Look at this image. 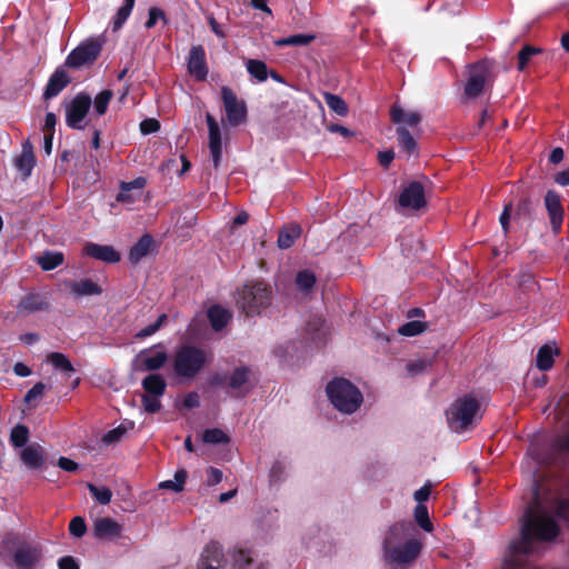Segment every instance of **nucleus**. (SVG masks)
I'll return each instance as SVG.
<instances>
[{
  "label": "nucleus",
  "instance_id": "de8ad7c7",
  "mask_svg": "<svg viewBox=\"0 0 569 569\" xmlns=\"http://www.w3.org/2000/svg\"><path fill=\"white\" fill-rule=\"evenodd\" d=\"M158 21H161L163 24H168L169 22L166 12L162 9L158 7H150L144 27L147 29H152Z\"/></svg>",
  "mask_w": 569,
  "mask_h": 569
},
{
  "label": "nucleus",
  "instance_id": "bb28decb",
  "mask_svg": "<svg viewBox=\"0 0 569 569\" xmlns=\"http://www.w3.org/2000/svg\"><path fill=\"white\" fill-rule=\"evenodd\" d=\"M94 533L99 538H116L121 533V526L110 518H100L94 522Z\"/></svg>",
  "mask_w": 569,
  "mask_h": 569
},
{
  "label": "nucleus",
  "instance_id": "bf43d9fd",
  "mask_svg": "<svg viewBox=\"0 0 569 569\" xmlns=\"http://www.w3.org/2000/svg\"><path fill=\"white\" fill-rule=\"evenodd\" d=\"M286 467L281 461H274L270 469V478L272 481H280L284 475Z\"/></svg>",
  "mask_w": 569,
  "mask_h": 569
},
{
  "label": "nucleus",
  "instance_id": "f8f14e48",
  "mask_svg": "<svg viewBox=\"0 0 569 569\" xmlns=\"http://www.w3.org/2000/svg\"><path fill=\"white\" fill-rule=\"evenodd\" d=\"M158 347L162 348V345L158 343L142 349L132 360V369L140 372L150 371L151 373L160 370L167 363L169 356L164 349L152 353L153 349Z\"/></svg>",
  "mask_w": 569,
  "mask_h": 569
},
{
  "label": "nucleus",
  "instance_id": "79ce46f5",
  "mask_svg": "<svg viewBox=\"0 0 569 569\" xmlns=\"http://www.w3.org/2000/svg\"><path fill=\"white\" fill-rule=\"evenodd\" d=\"M296 286L303 292H309L316 284V276L311 270H300L296 276Z\"/></svg>",
  "mask_w": 569,
  "mask_h": 569
},
{
  "label": "nucleus",
  "instance_id": "69168bd1",
  "mask_svg": "<svg viewBox=\"0 0 569 569\" xmlns=\"http://www.w3.org/2000/svg\"><path fill=\"white\" fill-rule=\"evenodd\" d=\"M59 569H80L79 563L71 556H64L58 560Z\"/></svg>",
  "mask_w": 569,
  "mask_h": 569
},
{
  "label": "nucleus",
  "instance_id": "774afa93",
  "mask_svg": "<svg viewBox=\"0 0 569 569\" xmlns=\"http://www.w3.org/2000/svg\"><path fill=\"white\" fill-rule=\"evenodd\" d=\"M553 180L556 183L560 186H569V168L563 171L557 172L555 174Z\"/></svg>",
  "mask_w": 569,
  "mask_h": 569
},
{
  "label": "nucleus",
  "instance_id": "4be33fe9",
  "mask_svg": "<svg viewBox=\"0 0 569 569\" xmlns=\"http://www.w3.org/2000/svg\"><path fill=\"white\" fill-rule=\"evenodd\" d=\"M83 251L88 257L106 263H117L121 259L120 253L112 246L108 244L89 242L84 246Z\"/></svg>",
  "mask_w": 569,
  "mask_h": 569
},
{
  "label": "nucleus",
  "instance_id": "473e14b6",
  "mask_svg": "<svg viewBox=\"0 0 569 569\" xmlns=\"http://www.w3.org/2000/svg\"><path fill=\"white\" fill-rule=\"evenodd\" d=\"M398 144L403 152L408 156L416 153L417 151V142L413 136L409 132V130L405 127H398L396 129Z\"/></svg>",
  "mask_w": 569,
  "mask_h": 569
},
{
  "label": "nucleus",
  "instance_id": "a878e982",
  "mask_svg": "<svg viewBox=\"0 0 569 569\" xmlns=\"http://www.w3.org/2000/svg\"><path fill=\"white\" fill-rule=\"evenodd\" d=\"M208 320L214 331H221L231 320V313L220 305L211 306L207 311Z\"/></svg>",
  "mask_w": 569,
  "mask_h": 569
},
{
  "label": "nucleus",
  "instance_id": "09e8293b",
  "mask_svg": "<svg viewBox=\"0 0 569 569\" xmlns=\"http://www.w3.org/2000/svg\"><path fill=\"white\" fill-rule=\"evenodd\" d=\"M168 317L166 313H162L158 317V319L149 325V326H146L144 328H142L140 331H138L136 333V338L137 339H144L147 337H150L152 336L153 333H156L161 327L162 325L167 321Z\"/></svg>",
  "mask_w": 569,
  "mask_h": 569
},
{
  "label": "nucleus",
  "instance_id": "1a4fd4ad",
  "mask_svg": "<svg viewBox=\"0 0 569 569\" xmlns=\"http://www.w3.org/2000/svg\"><path fill=\"white\" fill-rule=\"evenodd\" d=\"M493 82L491 64L481 60L469 66L468 79L465 84V96L468 99L478 98Z\"/></svg>",
  "mask_w": 569,
  "mask_h": 569
},
{
  "label": "nucleus",
  "instance_id": "39448f33",
  "mask_svg": "<svg viewBox=\"0 0 569 569\" xmlns=\"http://www.w3.org/2000/svg\"><path fill=\"white\" fill-rule=\"evenodd\" d=\"M252 371L247 366L236 367L230 375L216 372L210 377V385L228 389L233 398H244L251 390L250 380Z\"/></svg>",
  "mask_w": 569,
  "mask_h": 569
},
{
  "label": "nucleus",
  "instance_id": "338daca9",
  "mask_svg": "<svg viewBox=\"0 0 569 569\" xmlns=\"http://www.w3.org/2000/svg\"><path fill=\"white\" fill-rule=\"evenodd\" d=\"M395 159V152L393 150H386V151H380L378 153V160H379V163L385 167V168H388L389 164L392 162V160Z\"/></svg>",
  "mask_w": 569,
  "mask_h": 569
},
{
  "label": "nucleus",
  "instance_id": "680f3d73",
  "mask_svg": "<svg viewBox=\"0 0 569 569\" xmlns=\"http://www.w3.org/2000/svg\"><path fill=\"white\" fill-rule=\"evenodd\" d=\"M200 406V397L196 391H190L183 398V407L188 409L197 408Z\"/></svg>",
  "mask_w": 569,
  "mask_h": 569
},
{
  "label": "nucleus",
  "instance_id": "6ab92c4d",
  "mask_svg": "<svg viewBox=\"0 0 569 569\" xmlns=\"http://www.w3.org/2000/svg\"><path fill=\"white\" fill-rule=\"evenodd\" d=\"M50 303L47 297L39 292H29L21 298L17 305V312L19 315L28 316L39 311H48Z\"/></svg>",
  "mask_w": 569,
  "mask_h": 569
},
{
  "label": "nucleus",
  "instance_id": "423d86ee",
  "mask_svg": "<svg viewBox=\"0 0 569 569\" xmlns=\"http://www.w3.org/2000/svg\"><path fill=\"white\" fill-rule=\"evenodd\" d=\"M271 295L270 286L263 281H254L243 286L238 303L246 316L259 315L262 309L270 306Z\"/></svg>",
  "mask_w": 569,
  "mask_h": 569
},
{
  "label": "nucleus",
  "instance_id": "ea45409f",
  "mask_svg": "<svg viewBox=\"0 0 569 569\" xmlns=\"http://www.w3.org/2000/svg\"><path fill=\"white\" fill-rule=\"evenodd\" d=\"M29 440V429L24 425H17L10 433V442L16 448L27 447Z\"/></svg>",
  "mask_w": 569,
  "mask_h": 569
},
{
  "label": "nucleus",
  "instance_id": "58836bf2",
  "mask_svg": "<svg viewBox=\"0 0 569 569\" xmlns=\"http://www.w3.org/2000/svg\"><path fill=\"white\" fill-rule=\"evenodd\" d=\"M421 501L422 500H419V503L415 508V520L421 529L427 532H431L433 530V526L429 518V511Z\"/></svg>",
  "mask_w": 569,
  "mask_h": 569
},
{
  "label": "nucleus",
  "instance_id": "c03bdc74",
  "mask_svg": "<svg viewBox=\"0 0 569 569\" xmlns=\"http://www.w3.org/2000/svg\"><path fill=\"white\" fill-rule=\"evenodd\" d=\"M426 329H427L426 322L412 320V321H408V322L403 323L402 326H400L398 329V332L405 337H415V336H418V335L425 332Z\"/></svg>",
  "mask_w": 569,
  "mask_h": 569
},
{
  "label": "nucleus",
  "instance_id": "2eb2a0df",
  "mask_svg": "<svg viewBox=\"0 0 569 569\" xmlns=\"http://www.w3.org/2000/svg\"><path fill=\"white\" fill-rule=\"evenodd\" d=\"M41 558V548L31 543L20 545L13 553V562L17 569H36Z\"/></svg>",
  "mask_w": 569,
  "mask_h": 569
},
{
  "label": "nucleus",
  "instance_id": "c756f323",
  "mask_svg": "<svg viewBox=\"0 0 569 569\" xmlns=\"http://www.w3.org/2000/svg\"><path fill=\"white\" fill-rule=\"evenodd\" d=\"M558 349H552L550 345H543L539 348L536 359L537 368L541 371H548L552 368L555 360L553 356L558 355Z\"/></svg>",
  "mask_w": 569,
  "mask_h": 569
},
{
  "label": "nucleus",
  "instance_id": "4468645a",
  "mask_svg": "<svg viewBox=\"0 0 569 569\" xmlns=\"http://www.w3.org/2000/svg\"><path fill=\"white\" fill-rule=\"evenodd\" d=\"M400 207L411 210H420L427 206L425 188L419 181H411L398 197Z\"/></svg>",
  "mask_w": 569,
  "mask_h": 569
},
{
  "label": "nucleus",
  "instance_id": "2f4dec72",
  "mask_svg": "<svg viewBox=\"0 0 569 569\" xmlns=\"http://www.w3.org/2000/svg\"><path fill=\"white\" fill-rule=\"evenodd\" d=\"M134 3L136 0H123L122 6L117 10L111 21L113 32H117L123 27L133 10Z\"/></svg>",
  "mask_w": 569,
  "mask_h": 569
},
{
  "label": "nucleus",
  "instance_id": "c9c22d12",
  "mask_svg": "<svg viewBox=\"0 0 569 569\" xmlns=\"http://www.w3.org/2000/svg\"><path fill=\"white\" fill-rule=\"evenodd\" d=\"M316 39L315 34H307V33H298L292 34L286 38H281L278 41H276V44L278 47H305L310 44Z\"/></svg>",
  "mask_w": 569,
  "mask_h": 569
},
{
  "label": "nucleus",
  "instance_id": "0e129e2a",
  "mask_svg": "<svg viewBox=\"0 0 569 569\" xmlns=\"http://www.w3.org/2000/svg\"><path fill=\"white\" fill-rule=\"evenodd\" d=\"M58 466L59 468L68 472H74L79 469V465L67 457H60L58 459Z\"/></svg>",
  "mask_w": 569,
  "mask_h": 569
},
{
  "label": "nucleus",
  "instance_id": "6e6552de",
  "mask_svg": "<svg viewBox=\"0 0 569 569\" xmlns=\"http://www.w3.org/2000/svg\"><path fill=\"white\" fill-rule=\"evenodd\" d=\"M480 409V402L470 395L457 399L447 411V420L451 429L465 430Z\"/></svg>",
  "mask_w": 569,
  "mask_h": 569
},
{
  "label": "nucleus",
  "instance_id": "f03ea898",
  "mask_svg": "<svg viewBox=\"0 0 569 569\" xmlns=\"http://www.w3.org/2000/svg\"><path fill=\"white\" fill-rule=\"evenodd\" d=\"M410 522L392 525L383 539V559L391 566L402 567L412 563L421 551V542L416 539L402 541L409 535Z\"/></svg>",
  "mask_w": 569,
  "mask_h": 569
},
{
  "label": "nucleus",
  "instance_id": "9d476101",
  "mask_svg": "<svg viewBox=\"0 0 569 569\" xmlns=\"http://www.w3.org/2000/svg\"><path fill=\"white\" fill-rule=\"evenodd\" d=\"M144 393L141 397L143 409L156 413L161 409L160 398L166 393L167 381L160 373H149L141 382Z\"/></svg>",
  "mask_w": 569,
  "mask_h": 569
},
{
  "label": "nucleus",
  "instance_id": "8fccbe9b",
  "mask_svg": "<svg viewBox=\"0 0 569 569\" xmlns=\"http://www.w3.org/2000/svg\"><path fill=\"white\" fill-rule=\"evenodd\" d=\"M231 558L233 569H246L252 562V558L242 549L234 550Z\"/></svg>",
  "mask_w": 569,
  "mask_h": 569
},
{
  "label": "nucleus",
  "instance_id": "a18cd8bd",
  "mask_svg": "<svg viewBox=\"0 0 569 569\" xmlns=\"http://www.w3.org/2000/svg\"><path fill=\"white\" fill-rule=\"evenodd\" d=\"M541 51L542 50L540 48L530 44L523 46L522 49L518 52V70L523 71L527 68L530 59Z\"/></svg>",
  "mask_w": 569,
  "mask_h": 569
},
{
  "label": "nucleus",
  "instance_id": "72a5a7b5",
  "mask_svg": "<svg viewBox=\"0 0 569 569\" xmlns=\"http://www.w3.org/2000/svg\"><path fill=\"white\" fill-rule=\"evenodd\" d=\"M323 99L328 108L337 116L346 117L348 114V104L340 96L330 92H325Z\"/></svg>",
  "mask_w": 569,
  "mask_h": 569
},
{
  "label": "nucleus",
  "instance_id": "603ef678",
  "mask_svg": "<svg viewBox=\"0 0 569 569\" xmlns=\"http://www.w3.org/2000/svg\"><path fill=\"white\" fill-rule=\"evenodd\" d=\"M69 531L72 536L80 538L87 531V526L82 517H74L69 525Z\"/></svg>",
  "mask_w": 569,
  "mask_h": 569
},
{
  "label": "nucleus",
  "instance_id": "3c124183",
  "mask_svg": "<svg viewBox=\"0 0 569 569\" xmlns=\"http://www.w3.org/2000/svg\"><path fill=\"white\" fill-rule=\"evenodd\" d=\"M127 428L123 425H119L118 427L109 430L107 433L103 435L102 441L104 445H112L122 439V437L126 435Z\"/></svg>",
  "mask_w": 569,
  "mask_h": 569
},
{
  "label": "nucleus",
  "instance_id": "4d7b16f0",
  "mask_svg": "<svg viewBox=\"0 0 569 569\" xmlns=\"http://www.w3.org/2000/svg\"><path fill=\"white\" fill-rule=\"evenodd\" d=\"M88 488L93 498H112L113 496L112 490L106 486L97 487L92 483H88Z\"/></svg>",
  "mask_w": 569,
  "mask_h": 569
},
{
  "label": "nucleus",
  "instance_id": "393cba45",
  "mask_svg": "<svg viewBox=\"0 0 569 569\" xmlns=\"http://www.w3.org/2000/svg\"><path fill=\"white\" fill-rule=\"evenodd\" d=\"M154 240L151 234H143L129 250L128 259L132 264H137L147 257L153 249Z\"/></svg>",
  "mask_w": 569,
  "mask_h": 569
},
{
  "label": "nucleus",
  "instance_id": "f704fd0d",
  "mask_svg": "<svg viewBox=\"0 0 569 569\" xmlns=\"http://www.w3.org/2000/svg\"><path fill=\"white\" fill-rule=\"evenodd\" d=\"M223 558L221 546L218 542L212 541L203 549L200 561L202 563L212 562L213 565H220L223 561Z\"/></svg>",
  "mask_w": 569,
  "mask_h": 569
},
{
  "label": "nucleus",
  "instance_id": "20e7f679",
  "mask_svg": "<svg viewBox=\"0 0 569 569\" xmlns=\"http://www.w3.org/2000/svg\"><path fill=\"white\" fill-rule=\"evenodd\" d=\"M326 392L331 405L342 413L356 412L363 402V396L359 388L342 377L329 381Z\"/></svg>",
  "mask_w": 569,
  "mask_h": 569
},
{
  "label": "nucleus",
  "instance_id": "f3484780",
  "mask_svg": "<svg viewBox=\"0 0 569 569\" xmlns=\"http://www.w3.org/2000/svg\"><path fill=\"white\" fill-rule=\"evenodd\" d=\"M545 206L548 211L552 231L559 233L565 216L560 196L555 190H548L545 196Z\"/></svg>",
  "mask_w": 569,
  "mask_h": 569
},
{
  "label": "nucleus",
  "instance_id": "13d9d810",
  "mask_svg": "<svg viewBox=\"0 0 569 569\" xmlns=\"http://www.w3.org/2000/svg\"><path fill=\"white\" fill-rule=\"evenodd\" d=\"M207 21H208V24L211 29V31L218 37V38H221V39H224L227 37V33L224 31V29L222 28V26L216 20V18L210 14L207 17Z\"/></svg>",
  "mask_w": 569,
  "mask_h": 569
},
{
  "label": "nucleus",
  "instance_id": "7c9ffc66",
  "mask_svg": "<svg viewBox=\"0 0 569 569\" xmlns=\"http://www.w3.org/2000/svg\"><path fill=\"white\" fill-rule=\"evenodd\" d=\"M64 256L59 251H44L38 259L37 263L43 271H51L63 263Z\"/></svg>",
  "mask_w": 569,
  "mask_h": 569
},
{
  "label": "nucleus",
  "instance_id": "dca6fc26",
  "mask_svg": "<svg viewBox=\"0 0 569 569\" xmlns=\"http://www.w3.org/2000/svg\"><path fill=\"white\" fill-rule=\"evenodd\" d=\"M188 72L197 80L204 81L208 76L206 50L201 44L192 46L188 57Z\"/></svg>",
  "mask_w": 569,
  "mask_h": 569
},
{
  "label": "nucleus",
  "instance_id": "412c9836",
  "mask_svg": "<svg viewBox=\"0 0 569 569\" xmlns=\"http://www.w3.org/2000/svg\"><path fill=\"white\" fill-rule=\"evenodd\" d=\"M70 82L71 79L66 71L64 66L58 67L47 82L43 91V99L50 100L57 97L69 86Z\"/></svg>",
  "mask_w": 569,
  "mask_h": 569
},
{
  "label": "nucleus",
  "instance_id": "a19ab883",
  "mask_svg": "<svg viewBox=\"0 0 569 569\" xmlns=\"http://www.w3.org/2000/svg\"><path fill=\"white\" fill-rule=\"evenodd\" d=\"M202 440L210 445H221L229 443L230 437L219 428H211L203 431Z\"/></svg>",
  "mask_w": 569,
  "mask_h": 569
},
{
  "label": "nucleus",
  "instance_id": "e2e57ef3",
  "mask_svg": "<svg viewBox=\"0 0 569 569\" xmlns=\"http://www.w3.org/2000/svg\"><path fill=\"white\" fill-rule=\"evenodd\" d=\"M222 480V471L210 467L207 471V483L209 486L218 485Z\"/></svg>",
  "mask_w": 569,
  "mask_h": 569
},
{
  "label": "nucleus",
  "instance_id": "6e6d98bb",
  "mask_svg": "<svg viewBox=\"0 0 569 569\" xmlns=\"http://www.w3.org/2000/svg\"><path fill=\"white\" fill-rule=\"evenodd\" d=\"M147 184V179L144 177H137L136 179L131 181H122L121 187L124 189V191H131V190H142Z\"/></svg>",
  "mask_w": 569,
  "mask_h": 569
},
{
  "label": "nucleus",
  "instance_id": "49530a36",
  "mask_svg": "<svg viewBox=\"0 0 569 569\" xmlns=\"http://www.w3.org/2000/svg\"><path fill=\"white\" fill-rule=\"evenodd\" d=\"M49 362L56 368L64 372H74L71 361L60 352H51L48 356Z\"/></svg>",
  "mask_w": 569,
  "mask_h": 569
},
{
  "label": "nucleus",
  "instance_id": "5fc2aeb1",
  "mask_svg": "<svg viewBox=\"0 0 569 569\" xmlns=\"http://www.w3.org/2000/svg\"><path fill=\"white\" fill-rule=\"evenodd\" d=\"M160 129V123L157 119L148 118L140 122V130L143 134L154 133Z\"/></svg>",
  "mask_w": 569,
  "mask_h": 569
},
{
  "label": "nucleus",
  "instance_id": "c85d7f7f",
  "mask_svg": "<svg viewBox=\"0 0 569 569\" xmlns=\"http://www.w3.org/2000/svg\"><path fill=\"white\" fill-rule=\"evenodd\" d=\"M390 119L395 123L406 122L408 126L415 127L420 123L421 116L417 111L406 113L401 107L393 106L390 109Z\"/></svg>",
  "mask_w": 569,
  "mask_h": 569
},
{
  "label": "nucleus",
  "instance_id": "864d4df0",
  "mask_svg": "<svg viewBox=\"0 0 569 569\" xmlns=\"http://www.w3.org/2000/svg\"><path fill=\"white\" fill-rule=\"evenodd\" d=\"M46 390V385L41 381L34 383V386L26 393L24 402L27 405H31L34 400H37L40 396L43 395Z\"/></svg>",
  "mask_w": 569,
  "mask_h": 569
},
{
  "label": "nucleus",
  "instance_id": "052dcab7",
  "mask_svg": "<svg viewBox=\"0 0 569 569\" xmlns=\"http://www.w3.org/2000/svg\"><path fill=\"white\" fill-rule=\"evenodd\" d=\"M511 210H512V204L511 203H507L503 207V210H502V212L500 214V218H499V222H500L505 233H507L508 230H509V221H510Z\"/></svg>",
  "mask_w": 569,
  "mask_h": 569
},
{
  "label": "nucleus",
  "instance_id": "37998d69",
  "mask_svg": "<svg viewBox=\"0 0 569 569\" xmlns=\"http://www.w3.org/2000/svg\"><path fill=\"white\" fill-rule=\"evenodd\" d=\"M112 97L113 92L109 89L102 90L94 97L93 110L97 116H103L107 112Z\"/></svg>",
  "mask_w": 569,
  "mask_h": 569
},
{
  "label": "nucleus",
  "instance_id": "b1692460",
  "mask_svg": "<svg viewBox=\"0 0 569 569\" xmlns=\"http://www.w3.org/2000/svg\"><path fill=\"white\" fill-rule=\"evenodd\" d=\"M66 286L70 289V292L76 298L100 296L102 293V288L89 278L82 279L80 281L70 280L66 282Z\"/></svg>",
  "mask_w": 569,
  "mask_h": 569
},
{
  "label": "nucleus",
  "instance_id": "e433bc0d",
  "mask_svg": "<svg viewBox=\"0 0 569 569\" xmlns=\"http://www.w3.org/2000/svg\"><path fill=\"white\" fill-rule=\"evenodd\" d=\"M246 66L248 73L259 82H263L268 79L269 71L266 62L257 59H249Z\"/></svg>",
  "mask_w": 569,
  "mask_h": 569
},
{
  "label": "nucleus",
  "instance_id": "5701e85b",
  "mask_svg": "<svg viewBox=\"0 0 569 569\" xmlns=\"http://www.w3.org/2000/svg\"><path fill=\"white\" fill-rule=\"evenodd\" d=\"M20 459L28 469L39 470L46 463V451L39 443H31L22 449Z\"/></svg>",
  "mask_w": 569,
  "mask_h": 569
},
{
  "label": "nucleus",
  "instance_id": "4c0bfd02",
  "mask_svg": "<svg viewBox=\"0 0 569 569\" xmlns=\"http://www.w3.org/2000/svg\"><path fill=\"white\" fill-rule=\"evenodd\" d=\"M187 477L188 472L184 469H179L174 473V479L160 482L159 489H170L178 493L182 491Z\"/></svg>",
  "mask_w": 569,
  "mask_h": 569
},
{
  "label": "nucleus",
  "instance_id": "7ed1b4c3",
  "mask_svg": "<svg viewBox=\"0 0 569 569\" xmlns=\"http://www.w3.org/2000/svg\"><path fill=\"white\" fill-rule=\"evenodd\" d=\"M208 352L194 345L179 346L172 357V371L176 378L194 379L208 365Z\"/></svg>",
  "mask_w": 569,
  "mask_h": 569
},
{
  "label": "nucleus",
  "instance_id": "ddd939ff",
  "mask_svg": "<svg viewBox=\"0 0 569 569\" xmlns=\"http://www.w3.org/2000/svg\"><path fill=\"white\" fill-rule=\"evenodd\" d=\"M221 99L229 124L238 127L243 123L248 114L246 102L239 100L233 90L227 86L221 88Z\"/></svg>",
  "mask_w": 569,
  "mask_h": 569
},
{
  "label": "nucleus",
  "instance_id": "a211bd4d",
  "mask_svg": "<svg viewBox=\"0 0 569 569\" xmlns=\"http://www.w3.org/2000/svg\"><path fill=\"white\" fill-rule=\"evenodd\" d=\"M206 121L209 130V149L213 167L217 169L220 166L222 154L221 130L219 123L211 113L206 114Z\"/></svg>",
  "mask_w": 569,
  "mask_h": 569
},
{
  "label": "nucleus",
  "instance_id": "0eeeda50",
  "mask_svg": "<svg viewBox=\"0 0 569 569\" xmlns=\"http://www.w3.org/2000/svg\"><path fill=\"white\" fill-rule=\"evenodd\" d=\"M106 39L102 36L90 37L70 51L64 60V67L80 69L93 64L101 54Z\"/></svg>",
  "mask_w": 569,
  "mask_h": 569
},
{
  "label": "nucleus",
  "instance_id": "cd10ccee",
  "mask_svg": "<svg viewBox=\"0 0 569 569\" xmlns=\"http://www.w3.org/2000/svg\"><path fill=\"white\" fill-rule=\"evenodd\" d=\"M301 233V227L297 223H291L284 227L278 236V247L280 249H288L293 246L296 239L299 238Z\"/></svg>",
  "mask_w": 569,
  "mask_h": 569
},
{
  "label": "nucleus",
  "instance_id": "9b49d317",
  "mask_svg": "<svg viewBox=\"0 0 569 569\" xmlns=\"http://www.w3.org/2000/svg\"><path fill=\"white\" fill-rule=\"evenodd\" d=\"M92 104L90 94L79 92L66 107V123L69 128L76 130L84 129V119Z\"/></svg>",
  "mask_w": 569,
  "mask_h": 569
},
{
  "label": "nucleus",
  "instance_id": "f257e3e1",
  "mask_svg": "<svg viewBox=\"0 0 569 569\" xmlns=\"http://www.w3.org/2000/svg\"><path fill=\"white\" fill-rule=\"evenodd\" d=\"M558 519L569 523V500H530L521 517V537L511 545L515 557L538 551V542L552 541L560 532Z\"/></svg>",
  "mask_w": 569,
  "mask_h": 569
},
{
  "label": "nucleus",
  "instance_id": "aec40b11",
  "mask_svg": "<svg viewBox=\"0 0 569 569\" xmlns=\"http://www.w3.org/2000/svg\"><path fill=\"white\" fill-rule=\"evenodd\" d=\"M21 148V154L14 159V167L19 171L21 179L27 180L36 167L37 158L33 151V144L29 139L22 142Z\"/></svg>",
  "mask_w": 569,
  "mask_h": 569
}]
</instances>
